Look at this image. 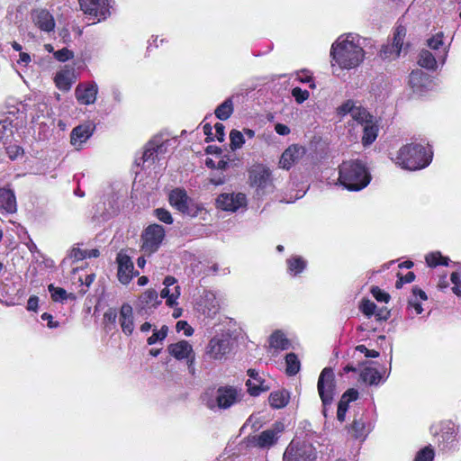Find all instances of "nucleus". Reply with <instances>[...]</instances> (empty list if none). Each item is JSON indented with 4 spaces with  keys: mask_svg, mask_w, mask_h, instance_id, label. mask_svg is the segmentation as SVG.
Returning <instances> with one entry per match:
<instances>
[{
    "mask_svg": "<svg viewBox=\"0 0 461 461\" xmlns=\"http://www.w3.org/2000/svg\"><path fill=\"white\" fill-rule=\"evenodd\" d=\"M203 133L206 135V141H212L214 140L212 128L209 123L203 125Z\"/></svg>",
    "mask_w": 461,
    "mask_h": 461,
    "instance_id": "nucleus-64",
    "label": "nucleus"
},
{
    "mask_svg": "<svg viewBox=\"0 0 461 461\" xmlns=\"http://www.w3.org/2000/svg\"><path fill=\"white\" fill-rule=\"evenodd\" d=\"M317 389L322 405H330L333 401L336 389L335 375L331 368L325 367L321 371L318 379Z\"/></svg>",
    "mask_w": 461,
    "mask_h": 461,
    "instance_id": "nucleus-6",
    "label": "nucleus"
},
{
    "mask_svg": "<svg viewBox=\"0 0 461 461\" xmlns=\"http://www.w3.org/2000/svg\"><path fill=\"white\" fill-rule=\"evenodd\" d=\"M11 124L7 121L0 122V143H5L6 140L12 134Z\"/></svg>",
    "mask_w": 461,
    "mask_h": 461,
    "instance_id": "nucleus-50",
    "label": "nucleus"
},
{
    "mask_svg": "<svg viewBox=\"0 0 461 461\" xmlns=\"http://www.w3.org/2000/svg\"><path fill=\"white\" fill-rule=\"evenodd\" d=\"M203 401L212 411L226 410L240 401V393L232 386H221L207 391Z\"/></svg>",
    "mask_w": 461,
    "mask_h": 461,
    "instance_id": "nucleus-4",
    "label": "nucleus"
},
{
    "mask_svg": "<svg viewBox=\"0 0 461 461\" xmlns=\"http://www.w3.org/2000/svg\"><path fill=\"white\" fill-rule=\"evenodd\" d=\"M214 129H215V131H216V135H215V138L219 140V141H223L224 140V136H225V133H224V130H225V127L222 123L221 122H217L215 125H214Z\"/></svg>",
    "mask_w": 461,
    "mask_h": 461,
    "instance_id": "nucleus-58",
    "label": "nucleus"
},
{
    "mask_svg": "<svg viewBox=\"0 0 461 461\" xmlns=\"http://www.w3.org/2000/svg\"><path fill=\"white\" fill-rule=\"evenodd\" d=\"M428 46L435 50H438L441 47L443 48V59L442 62L445 61L447 55V47H444L443 42V33L438 32L433 37L428 40Z\"/></svg>",
    "mask_w": 461,
    "mask_h": 461,
    "instance_id": "nucleus-39",
    "label": "nucleus"
},
{
    "mask_svg": "<svg viewBox=\"0 0 461 461\" xmlns=\"http://www.w3.org/2000/svg\"><path fill=\"white\" fill-rule=\"evenodd\" d=\"M119 322L122 330L126 335H131L134 330L133 311L129 303H123L120 310Z\"/></svg>",
    "mask_w": 461,
    "mask_h": 461,
    "instance_id": "nucleus-23",
    "label": "nucleus"
},
{
    "mask_svg": "<svg viewBox=\"0 0 461 461\" xmlns=\"http://www.w3.org/2000/svg\"><path fill=\"white\" fill-rule=\"evenodd\" d=\"M154 213L156 217L160 221L167 224H170L173 222V218L171 216V213L164 209V208H158L154 211Z\"/></svg>",
    "mask_w": 461,
    "mask_h": 461,
    "instance_id": "nucleus-47",
    "label": "nucleus"
},
{
    "mask_svg": "<svg viewBox=\"0 0 461 461\" xmlns=\"http://www.w3.org/2000/svg\"><path fill=\"white\" fill-rule=\"evenodd\" d=\"M378 129L373 120L363 125L362 142L364 146L372 144L377 137Z\"/></svg>",
    "mask_w": 461,
    "mask_h": 461,
    "instance_id": "nucleus-28",
    "label": "nucleus"
},
{
    "mask_svg": "<svg viewBox=\"0 0 461 461\" xmlns=\"http://www.w3.org/2000/svg\"><path fill=\"white\" fill-rule=\"evenodd\" d=\"M55 84L59 90H69L72 85V73L68 70L57 73L55 76Z\"/></svg>",
    "mask_w": 461,
    "mask_h": 461,
    "instance_id": "nucleus-31",
    "label": "nucleus"
},
{
    "mask_svg": "<svg viewBox=\"0 0 461 461\" xmlns=\"http://www.w3.org/2000/svg\"><path fill=\"white\" fill-rule=\"evenodd\" d=\"M426 262L429 267H437L438 265L447 266L448 264V258L442 257L439 252H433L426 256Z\"/></svg>",
    "mask_w": 461,
    "mask_h": 461,
    "instance_id": "nucleus-41",
    "label": "nucleus"
},
{
    "mask_svg": "<svg viewBox=\"0 0 461 461\" xmlns=\"http://www.w3.org/2000/svg\"><path fill=\"white\" fill-rule=\"evenodd\" d=\"M6 153L14 160L23 154V149L18 145H10L6 148Z\"/></svg>",
    "mask_w": 461,
    "mask_h": 461,
    "instance_id": "nucleus-53",
    "label": "nucleus"
},
{
    "mask_svg": "<svg viewBox=\"0 0 461 461\" xmlns=\"http://www.w3.org/2000/svg\"><path fill=\"white\" fill-rule=\"evenodd\" d=\"M426 77L421 70H414L410 74L409 84L414 90H418L419 86L421 84L423 79Z\"/></svg>",
    "mask_w": 461,
    "mask_h": 461,
    "instance_id": "nucleus-42",
    "label": "nucleus"
},
{
    "mask_svg": "<svg viewBox=\"0 0 461 461\" xmlns=\"http://www.w3.org/2000/svg\"><path fill=\"white\" fill-rule=\"evenodd\" d=\"M167 327L162 326L159 330H154L153 334L148 338L147 342L149 345H153L158 341H162L167 335Z\"/></svg>",
    "mask_w": 461,
    "mask_h": 461,
    "instance_id": "nucleus-43",
    "label": "nucleus"
},
{
    "mask_svg": "<svg viewBox=\"0 0 461 461\" xmlns=\"http://www.w3.org/2000/svg\"><path fill=\"white\" fill-rule=\"evenodd\" d=\"M275 130H276V133H278L279 135H283V136L288 135L290 133L289 127L283 123L276 124Z\"/></svg>",
    "mask_w": 461,
    "mask_h": 461,
    "instance_id": "nucleus-62",
    "label": "nucleus"
},
{
    "mask_svg": "<svg viewBox=\"0 0 461 461\" xmlns=\"http://www.w3.org/2000/svg\"><path fill=\"white\" fill-rule=\"evenodd\" d=\"M356 106V104L352 100H348L345 103H343L340 106L337 108V113L338 115L343 117L347 114L352 113V110Z\"/></svg>",
    "mask_w": 461,
    "mask_h": 461,
    "instance_id": "nucleus-46",
    "label": "nucleus"
},
{
    "mask_svg": "<svg viewBox=\"0 0 461 461\" xmlns=\"http://www.w3.org/2000/svg\"><path fill=\"white\" fill-rule=\"evenodd\" d=\"M370 180L366 167L358 159L347 160L339 166V181L348 191H360Z\"/></svg>",
    "mask_w": 461,
    "mask_h": 461,
    "instance_id": "nucleus-2",
    "label": "nucleus"
},
{
    "mask_svg": "<svg viewBox=\"0 0 461 461\" xmlns=\"http://www.w3.org/2000/svg\"><path fill=\"white\" fill-rule=\"evenodd\" d=\"M116 261L118 263L117 276L119 281L123 285L129 284L134 276V267L131 258L125 254L119 253Z\"/></svg>",
    "mask_w": 461,
    "mask_h": 461,
    "instance_id": "nucleus-15",
    "label": "nucleus"
},
{
    "mask_svg": "<svg viewBox=\"0 0 461 461\" xmlns=\"http://www.w3.org/2000/svg\"><path fill=\"white\" fill-rule=\"evenodd\" d=\"M292 95L298 104H302L309 98L310 94L307 90H303L300 87H294L292 90Z\"/></svg>",
    "mask_w": 461,
    "mask_h": 461,
    "instance_id": "nucleus-49",
    "label": "nucleus"
},
{
    "mask_svg": "<svg viewBox=\"0 0 461 461\" xmlns=\"http://www.w3.org/2000/svg\"><path fill=\"white\" fill-rule=\"evenodd\" d=\"M104 319L105 321L107 322H110V323H115L116 321V319H117V312L115 309H108L104 314Z\"/></svg>",
    "mask_w": 461,
    "mask_h": 461,
    "instance_id": "nucleus-56",
    "label": "nucleus"
},
{
    "mask_svg": "<svg viewBox=\"0 0 461 461\" xmlns=\"http://www.w3.org/2000/svg\"><path fill=\"white\" fill-rule=\"evenodd\" d=\"M176 328L177 331L184 330L185 336H191L194 333V329L185 321H177Z\"/></svg>",
    "mask_w": 461,
    "mask_h": 461,
    "instance_id": "nucleus-54",
    "label": "nucleus"
},
{
    "mask_svg": "<svg viewBox=\"0 0 461 461\" xmlns=\"http://www.w3.org/2000/svg\"><path fill=\"white\" fill-rule=\"evenodd\" d=\"M98 87L95 83L79 84L75 90L77 100L82 104H92L96 100Z\"/></svg>",
    "mask_w": 461,
    "mask_h": 461,
    "instance_id": "nucleus-17",
    "label": "nucleus"
},
{
    "mask_svg": "<svg viewBox=\"0 0 461 461\" xmlns=\"http://www.w3.org/2000/svg\"><path fill=\"white\" fill-rule=\"evenodd\" d=\"M356 350H357L361 353H364L366 357L375 358V357H379L378 351L373 350V349L372 350L368 349L365 345L357 346Z\"/></svg>",
    "mask_w": 461,
    "mask_h": 461,
    "instance_id": "nucleus-55",
    "label": "nucleus"
},
{
    "mask_svg": "<svg viewBox=\"0 0 461 461\" xmlns=\"http://www.w3.org/2000/svg\"><path fill=\"white\" fill-rule=\"evenodd\" d=\"M41 319L43 321H48V327L50 328V329L57 328L59 326V322L58 321H54L52 315L50 314V313L44 312L41 315Z\"/></svg>",
    "mask_w": 461,
    "mask_h": 461,
    "instance_id": "nucleus-60",
    "label": "nucleus"
},
{
    "mask_svg": "<svg viewBox=\"0 0 461 461\" xmlns=\"http://www.w3.org/2000/svg\"><path fill=\"white\" fill-rule=\"evenodd\" d=\"M281 431L278 426L275 429H269L262 431L259 435L253 436L250 442L259 447H269L274 445L277 439V434Z\"/></svg>",
    "mask_w": 461,
    "mask_h": 461,
    "instance_id": "nucleus-22",
    "label": "nucleus"
},
{
    "mask_svg": "<svg viewBox=\"0 0 461 461\" xmlns=\"http://www.w3.org/2000/svg\"><path fill=\"white\" fill-rule=\"evenodd\" d=\"M54 57L57 60H59L60 62H65L67 60L73 59L74 53H73V51L69 50L68 49L63 48L58 51H55Z\"/></svg>",
    "mask_w": 461,
    "mask_h": 461,
    "instance_id": "nucleus-48",
    "label": "nucleus"
},
{
    "mask_svg": "<svg viewBox=\"0 0 461 461\" xmlns=\"http://www.w3.org/2000/svg\"><path fill=\"white\" fill-rule=\"evenodd\" d=\"M348 433L356 439H360L363 441L367 433L368 430L366 428V423L363 420L362 416L359 418H355L352 424L350 425L348 429Z\"/></svg>",
    "mask_w": 461,
    "mask_h": 461,
    "instance_id": "nucleus-26",
    "label": "nucleus"
},
{
    "mask_svg": "<svg viewBox=\"0 0 461 461\" xmlns=\"http://www.w3.org/2000/svg\"><path fill=\"white\" fill-rule=\"evenodd\" d=\"M269 344L271 348L281 350H285L289 348V340L281 331H276L271 335Z\"/></svg>",
    "mask_w": 461,
    "mask_h": 461,
    "instance_id": "nucleus-32",
    "label": "nucleus"
},
{
    "mask_svg": "<svg viewBox=\"0 0 461 461\" xmlns=\"http://www.w3.org/2000/svg\"><path fill=\"white\" fill-rule=\"evenodd\" d=\"M371 294L379 302L387 303L390 299V295L387 293L382 291L378 286L372 287Z\"/></svg>",
    "mask_w": 461,
    "mask_h": 461,
    "instance_id": "nucleus-52",
    "label": "nucleus"
},
{
    "mask_svg": "<svg viewBox=\"0 0 461 461\" xmlns=\"http://www.w3.org/2000/svg\"><path fill=\"white\" fill-rule=\"evenodd\" d=\"M375 315L377 321H386L390 317V311L386 308H381L375 310Z\"/></svg>",
    "mask_w": 461,
    "mask_h": 461,
    "instance_id": "nucleus-57",
    "label": "nucleus"
},
{
    "mask_svg": "<svg viewBox=\"0 0 461 461\" xmlns=\"http://www.w3.org/2000/svg\"><path fill=\"white\" fill-rule=\"evenodd\" d=\"M232 344L229 334L217 335L210 339L205 353L213 360H222L230 353Z\"/></svg>",
    "mask_w": 461,
    "mask_h": 461,
    "instance_id": "nucleus-8",
    "label": "nucleus"
},
{
    "mask_svg": "<svg viewBox=\"0 0 461 461\" xmlns=\"http://www.w3.org/2000/svg\"><path fill=\"white\" fill-rule=\"evenodd\" d=\"M171 206L190 217H196L202 211V207L187 195L185 189L176 188L169 194Z\"/></svg>",
    "mask_w": 461,
    "mask_h": 461,
    "instance_id": "nucleus-5",
    "label": "nucleus"
},
{
    "mask_svg": "<svg viewBox=\"0 0 461 461\" xmlns=\"http://www.w3.org/2000/svg\"><path fill=\"white\" fill-rule=\"evenodd\" d=\"M17 211L16 197L13 190L0 186V212L14 213Z\"/></svg>",
    "mask_w": 461,
    "mask_h": 461,
    "instance_id": "nucleus-20",
    "label": "nucleus"
},
{
    "mask_svg": "<svg viewBox=\"0 0 461 461\" xmlns=\"http://www.w3.org/2000/svg\"><path fill=\"white\" fill-rule=\"evenodd\" d=\"M354 121L362 126L373 120V117L369 114V113L361 106H355L352 110V113L350 115Z\"/></svg>",
    "mask_w": 461,
    "mask_h": 461,
    "instance_id": "nucleus-35",
    "label": "nucleus"
},
{
    "mask_svg": "<svg viewBox=\"0 0 461 461\" xmlns=\"http://www.w3.org/2000/svg\"><path fill=\"white\" fill-rule=\"evenodd\" d=\"M217 206L223 211L236 212L246 205L245 194H221L218 196Z\"/></svg>",
    "mask_w": 461,
    "mask_h": 461,
    "instance_id": "nucleus-13",
    "label": "nucleus"
},
{
    "mask_svg": "<svg viewBox=\"0 0 461 461\" xmlns=\"http://www.w3.org/2000/svg\"><path fill=\"white\" fill-rule=\"evenodd\" d=\"M286 373L289 375H294L300 370V362L297 356L294 353H289L285 357Z\"/></svg>",
    "mask_w": 461,
    "mask_h": 461,
    "instance_id": "nucleus-38",
    "label": "nucleus"
},
{
    "mask_svg": "<svg viewBox=\"0 0 461 461\" xmlns=\"http://www.w3.org/2000/svg\"><path fill=\"white\" fill-rule=\"evenodd\" d=\"M341 397H343L345 400L350 402L357 399L358 392L355 389H348L343 393Z\"/></svg>",
    "mask_w": 461,
    "mask_h": 461,
    "instance_id": "nucleus-59",
    "label": "nucleus"
},
{
    "mask_svg": "<svg viewBox=\"0 0 461 461\" xmlns=\"http://www.w3.org/2000/svg\"><path fill=\"white\" fill-rule=\"evenodd\" d=\"M95 125L92 122L80 124L75 127L70 134V143L77 149H80L94 133Z\"/></svg>",
    "mask_w": 461,
    "mask_h": 461,
    "instance_id": "nucleus-16",
    "label": "nucleus"
},
{
    "mask_svg": "<svg viewBox=\"0 0 461 461\" xmlns=\"http://www.w3.org/2000/svg\"><path fill=\"white\" fill-rule=\"evenodd\" d=\"M48 290L50 293L51 299L54 302H63L67 300L68 297L75 299L73 294H68L67 291L61 287H56L54 285L50 284L48 286Z\"/></svg>",
    "mask_w": 461,
    "mask_h": 461,
    "instance_id": "nucleus-37",
    "label": "nucleus"
},
{
    "mask_svg": "<svg viewBox=\"0 0 461 461\" xmlns=\"http://www.w3.org/2000/svg\"><path fill=\"white\" fill-rule=\"evenodd\" d=\"M79 5L85 14L97 22L105 20L111 14L108 0H79Z\"/></svg>",
    "mask_w": 461,
    "mask_h": 461,
    "instance_id": "nucleus-10",
    "label": "nucleus"
},
{
    "mask_svg": "<svg viewBox=\"0 0 461 461\" xmlns=\"http://www.w3.org/2000/svg\"><path fill=\"white\" fill-rule=\"evenodd\" d=\"M160 303L158 300V293L154 289H149L144 292L140 297L138 301V305L141 309L156 307Z\"/></svg>",
    "mask_w": 461,
    "mask_h": 461,
    "instance_id": "nucleus-25",
    "label": "nucleus"
},
{
    "mask_svg": "<svg viewBox=\"0 0 461 461\" xmlns=\"http://www.w3.org/2000/svg\"><path fill=\"white\" fill-rule=\"evenodd\" d=\"M409 305L415 309L417 314H420L423 312L421 304L417 301L416 298H411L408 302Z\"/></svg>",
    "mask_w": 461,
    "mask_h": 461,
    "instance_id": "nucleus-63",
    "label": "nucleus"
},
{
    "mask_svg": "<svg viewBox=\"0 0 461 461\" xmlns=\"http://www.w3.org/2000/svg\"><path fill=\"white\" fill-rule=\"evenodd\" d=\"M357 35L348 34L339 37L332 44L330 56L342 69L358 67L365 59V51Z\"/></svg>",
    "mask_w": 461,
    "mask_h": 461,
    "instance_id": "nucleus-1",
    "label": "nucleus"
},
{
    "mask_svg": "<svg viewBox=\"0 0 461 461\" xmlns=\"http://www.w3.org/2000/svg\"><path fill=\"white\" fill-rule=\"evenodd\" d=\"M248 375L249 376V379L247 381L246 385L248 386V391L251 395L257 396L261 392H266L269 389V386L265 384V380L255 369H249Z\"/></svg>",
    "mask_w": 461,
    "mask_h": 461,
    "instance_id": "nucleus-21",
    "label": "nucleus"
},
{
    "mask_svg": "<svg viewBox=\"0 0 461 461\" xmlns=\"http://www.w3.org/2000/svg\"><path fill=\"white\" fill-rule=\"evenodd\" d=\"M290 400V393L286 390H277L270 393L268 397L269 404L274 409L285 407Z\"/></svg>",
    "mask_w": 461,
    "mask_h": 461,
    "instance_id": "nucleus-24",
    "label": "nucleus"
},
{
    "mask_svg": "<svg viewBox=\"0 0 461 461\" xmlns=\"http://www.w3.org/2000/svg\"><path fill=\"white\" fill-rule=\"evenodd\" d=\"M39 298L35 295H32L29 298L27 302V310L28 311H36L38 308Z\"/></svg>",
    "mask_w": 461,
    "mask_h": 461,
    "instance_id": "nucleus-61",
    "label": "nucleus"
},
{
    "mask_svg": "<svg viewBox=\"0 0 461 461\" xmlns=\"http://www.w3.org/2000/svg\"><path fill=\"white\" fill-rule=\"evenodd\" d=\"M375 310H376V305L374 302H372L368 299H364L361 302L360 311L366 316L370 317V316L374 315L375 312Z\"/></svg>",
    "mask_w": 461,
    "mask_h": 461,
    "instance_id": "nucleus-45",
    "label": "nucleus"
},
{
    "mask_svg": "<svg viewBox=\"0 0 461 461\" xmlns=\"http://www.w3.org/2000/svg\"><path fill=\"white\" fill-rule=\"evenodd\" d=\"M304 154L305 149L303 147L292 145L283 152L279 160V165L282 168L289 169L294 163L302 158Z\"/></svg>",
    "mask_w": 461,
    "mask_h": 461,
    "instance_id": "nucleus-19",
    "label": "nucleus"
},
{
    "mask_svg": "<svg viewBox=\"0 0 461 461\" xmlns=\"http://www.w3.org/2000/svg\"><path fill=\"white\" fill-rule=\"evenodd\" d=\"M418 64L427 69H434L437 66V60L435 56H433L429 50H421Z\"/></svg>",
    "mask_w": 461,
    "mask_h": 461,
    "instance_id": "nucleus-36",
    "label": "nucleus"
},
{
    "mask_svg": "<svg viewBox=\"0 0 461 461\" xmlns=\"http://www.w3.org/2000/svg\"><path fill=\"white\" fill-rule=\"evenodd\" d=\"M168 352L178 360L186 359L190 373L194 374V352L189 342L181 340L168 346Z\"/></svg>",
    "mask_w": 461,
    "mask_h": 461,
    "instance_id": "nucleus-12",
    "label": "nucleus"
},
{
    "mask_svg": "<svg viewBox=\"0 0 461 461\" xmlns=\"http://www.w3.org/2000/svg\"><path fill=\"white\" fill-rule=\"evenodd\" d=\"M179 295H180V286L179 285H175L173 288L165 287L160 293L161 298H166L167 304L170 307L176 304V300L178 299Z\"/></svg>",
    "mask_w": 461,
    "mask_h": 461,
    "instance_id": "nucleus-33",
    "label": "nucleus"
},
{
    "mask_svg": "<svg viewBox=\"0 0 461 461\" xmlns=\"http://www.w3.org/2000/svg\"><path fill=\"white\" fill-rule=\"evenodd\" d=\"M87 256V250H83L79 248H73L69 253L68 258L73 259L74 261H79L86 258Z\"/></svg>",
    "mask_w": 461,
    "mask_h": 461,
    "instance_id": "nucleus-51",
    "label": "nucleus"
},
{
    "mask_svg": "<svg viewBox=\"0 0 461 461\" xmlns=\"http://www.w3.org/2000/svg\"><path fill=\"white\" fill-rule=\"evenodd\" d=\"M233 102L232 98H227L221 103L214 111L215 116L221 121L229 119L233 113Z\"/></svg>",
    "mask_w": 461,
    "mask_h": 461,
    "instance_id": "nucleus-29",
    "label": "nucleus"
},
{
    "mask_svg": "<svg viewBox=\"0 0 461 461\" xmlns=\"http://www.w3.org/2000/svg\"><path fill=\"white\" fill-rule=\"evenodd\" d=\"M165 237V230L161 225L151 224L142 233V250L149 255L156 252Z\"/></svg>",
    "mask_w": 461,
    "mask_h": 461,
    "instance_id": "nucleus-9",
    "label": "nucleus"
},
{
    "mask_svg": "<svg viewBox=\"0 0 461 461\" xmlns=\"http://www.w3.org/2000/svg\"><path fill=\"white\" fill-rule=\"evenodd\" d=\"M230 140L231 150L240 149L245 142L244 134L238 130H232L230 132Z\"/></svg>",
    "mask_w": 461,
    "mask_h": 461,
    "instance_id": "nucleus-40",
    "label": "nucleus"
},
{
    "mask_svg": "<svg viewBox=\"0 0 461 461\" xmlns=\"http://www.w3.org/2000/svg\"><path fill=\"white\" fill-rule=\"evenodd\" d=\"M316 451L313 446L306 442L293 440L284 453V461H313Z\"/></svg>",
    "mask_w": 461,
    "mask_h": 461,
    "instance_id": "nucleus-7",
    "label": "nucleus"
},
{
    "mask_svg": "<svg viewBox=\"0 0 461 461\" xmlns=\"http://www.w3.org/2000/svg\"><path fill=\"white\" fill-rule=\"evenodd\" d=\"M405 35L406 28L402 25H398L393 34V42L383 45L380 50V57L383 59H394L398 58L403 46Z\"/></svg>",
    "mask_w": 461,
    "mask_h": 461,
    "instance_id": "nucleus-11",
    "label": "nucleus"
},
{
    "mask_svg": "<svg viewBox=\"0 0 461 461\" xmlns=\"http://www.w3.org/2000/svg\"><path fill=\"white\" fill-rule=\"evenodd\" d=\"M396 164L408 170L426 167L432 160V151L420 144L411 143L398 151Z\"/></svg>",
    "mask_w": 461,
    "mask_h": 461,
    "instance_id": "nucleus-3",
    "label": "nucleus"
},
{
    "mask_svg": "<svg viewBox=\"0 0 461 461\" xmlns=\"http://www.w3.org/2000/svg\"><path fill=\"white\" fill-rule=\"evenodd\" d=\"M162 147H163L162 145L156 144L155 141H150L149 143L147 149L143 152V155L141 158L143 164H145L149 161L154 162L155 158L158 156V154L159 152L162 151Z\"/></svg>",
    "mask_w": 461,
    "mask_h": 461,
    "instance_id": "nucleus-34",
    "label": "nucleus"
},
{
    "mask_svg": "<svg viewBox=\"0 0 461 461\" xmlns=\"http://www.w3.org/2000/svg\"><path fill=\"white\" fill-rule=\"evenodd\" d=\"M361 379L370 384V385H377L381 381H384L385 378H383L382 374L375 368L373 367H365L360 373Z\"/></svg>",
    "mask_w": 461,
    "mask_h": 461,
    "instance_id": "nucleus-27",
    "label": "nucleus"
},
{
    "mask_svg": "<svg viewBox=\"0 0 461 461\" xmlns=\"http://www.w3.org/2000/svg\"><path fill=\"white\" fill-rule=\"evenodd\" d=\"M434 456L432 447H425L417 453L414 461H433Z\"/></svg>",
    "mask_w": 461,
    "mask_h": 461,
    "instance_id": "nucleus-44",
    "label": "nucleus"
},
{
    "mask_svg": "<svg viewBox=\"0 0 461 461\" xmlns=\"http://www.w3.org/2000/svg\"><path fill=\"white\" fill-rule=\"evenodd\" d=\"M32 20L34 24L43 32H52L55 28V20L52 14L46 9H36L32 13Z\"/></svg>",
    "mask_w": 461,
    "mask_h": 461,
    "instance_id": "nucleus-18",
    "label": "nucleus"
},
{
    "mask_svg": "<svg viewBox=\"0 0 461 461\" xmlns=\"http://www.w3.org/2000/svg\"><path fill=\"white\" fill-rule=\"evenodd\" d=\"M251 185L264 189L271 184V171L262 164L255 165L249 170Z\"/></svg>",
    "mask_w": 461,
    "mask_h": 461,
    "instance_id": "nucleus-14",
    "label": "nucleus"
},
{
    "mask_svg": "<svg viewBox=\"0 0 461 461\" xmlns=\"http://www.w3.org/2000/svg\"><path fill=\"white\" fill-rule=\"evenodd\" d=\"M287 269L291 275L296 276L306 267V261L299 256H293L286 260Z\"/></svg>",
    "mask_w": 461,
    "mask_h": 461,
    "instance_id": "nucleus-30",
    "label": "nucleus"
}]
</instances>
